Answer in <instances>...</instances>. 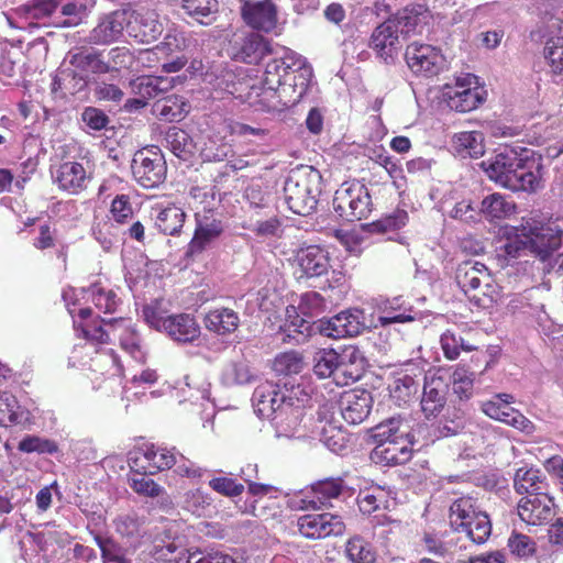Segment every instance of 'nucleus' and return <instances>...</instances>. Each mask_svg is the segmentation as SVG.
Instances as JSON below:
<instances>
[{
	"instance_id": "obj_1",
	"label": "nucleus",
	"mask_w": 563,
	"mask_h": 563,
	"mask_svg": "<svg viewBox=\"0 0 563 563\" xmlns=\"http://www.w3.org/2000/svg\"><path fill=\"white\" fill-rule=\"evenodd\" d=\"M313 77L312 67L301 55L288 49L280 58H273L266 64L264 84L275 88H289L303 97Z\"/></svg>"
},
{
	"instance_id": "obj_2",
	"label": "nucleus",
	"mask_w": 563,
	"mask_h": 563,
	"mask_svg": "<svg viewBox=\"0 0 563 563\" xmlns=\"http://www.w3.org/2000/svg\"><path fill=\"white\" fill-rule=\"evenodd\" d=\"M189 197L191 199L189 206L195 210L196 229L188 243L186 254L196 256L218 240L224 228L223 222L214 216L213 209L209 207L210 202L214 200L213 195H209L203 188L192 187Z\"/></svg>"
},
{
	"instance_id": "obj_3",
	"label": "nucleus",
	"mask_w": 563,
	"mask_h": 563,
	"mask_svg": "<svg viewBox=\"0 0 563 563\" xmlns=\"http://www.w3.org/2000/svg\"><path fill=\"white\" fill-rule=\"evenodd\" d=\"M321 175L311 167L292 170L284 185L285 202L289 210L299 216L310 214L318 205Z\"/></svg>"
},
{
	"instance_id": "obj_4",
	"label": "nucleus",
	"mask_w": 563,
	"mask_h": 563,
	"mask_svg": "<svg viewBox=\"0 0 563 563\" xmlns=\"http://www.w3.org/2000/svg\"><path fill=\"white\" fill-rule=\"evenodd\" d=\"M449 520L454 531L466 533L476 544L485 543L490 537V519L473 496L464 495L453 500L449 508Z\"/></svg>"
},
{
	"instance_id": "obj_5",
	"label": "nucleus",
	"mask_w": 563,
	"mask_h": 563,
	"mask_svg": "<svg viewBox=\"0 0 563 563\" xmlns=\"http://www.w3.org/2000/svg\"><path fill=\"white\" fill-rule=\"evenodd\" d=\"M522 230L526 232L527 240L519 238L509 239L500 249L504 256L517 258L521 252L530 247L541 258H547L563 242V230L559 225L553 229L550 225H539L538 223L531 225L527 222V225L522 224Z\"/></svg>"
},
{
	"instance_id": "obj_6",
	"label": "nucleus",
	"mask_w": 563,
	"mask_h": 563,
	"mask_svg": "<svg viewBox=\"0 0 563 563\" xmlns=\"http://www.w3.org/2000/svg\"><path fill=\"white\" fill-rule=\"evenodd\" d=\"M455 280L465 296L478 308H488L494 302L495 286L485 264L467 260L460 263Z\"/></svg>"
},
{
	"instance_id": "obj_7",
	"label": "nucleus",
	"mask_w": 563,
	"mask_h": 563,
	"mask_svg": "<svg viewBox=\"0 0 563 563\" xmlns=\"http://www.w3.org/2000/svg\"><path fill=\"white\" fill-rule=\"evenodd\" d=\"M333 208L346 221L367 219L373 210L368 188L360 180L344 181L334 192Z\"/></svg>"
},
{
	"instance_id": "obj_8",
	"label": "nucleus",
	"mask_w": 563,
	"mask_h": 563,
	"mask_svg": "<svg viewBox=\"0 0 563 563\" xmlns=\"http://www.w3.org/2000/svg\"><path fill=\"white\" fill-rule=\"evenodd\" d=\"M131 471L139 475H155L176 465L173 450L154 443H142L129 453Z\"/></svg>"
},
{
	"instance_id": "obj_9",
	"label": "nucleus",
	"mask_w": 563,
	"mask_h": 563,
	"mask_svg": "<svg viewBox=\"0 0 563 563\" xmlns=\"http://www.w3.org/2000/svg\"><path fill=\"white\" fill-rule=\"evenodd\" d=\"M476 84V77L467 74L456 78L454 85H445L443 97L448 107L462 113L478 108L485 101V91Z\"/></svg>"
},
{
	"instance_id": "obj_10",
	"label": "nucleus",
	"mask_w": 563,
	"mask_h": 563,
	"mask_svg": "<svg viewBox=\"0 0 563 563\" xmlns=\"http://www.w3.org/2000/svg\"><path fill=\"white\" fill-rule=\"evenodd\" d=\"M242 21L251 30L269 34L278 25V5L274 0H239Z\"/></svg>"
},
{
	"instance_id": "obj_11",
	"label": "nucleus",
	"mask_w": 563,
	"mask_h": 563,
	"mask_svg": "<svg viewBox=\"0 0 563 563\" xmlns=\"http://www.w3.org/2000/svg\"><path fill=\"white\" fill-rule=\"evenodd\" d=\"M166 162L163 155L153 150L137 151L132 161L135 180L144 188H155L166 179Z\"/></svg>"
},
{
	"instance_id": "obj_12",
	"label": "nucleus",
	"mask_w": 563,
	"mask_h": 563,
	"mask_svg": "<svg viewBox=\"0 0 563 563\" xmlns=\"http://www.w3.org/2000/svg\"><path fill=\"white\" fill-rule=\"evenodd\" d=\"M302 99L301 96L294 93L289 88H282L265 85L264 80L261 86H252L246 95V100L253 107L263 111H283L287 108L296 106Z\"/></svg>"
},
{
	"instance_id": "obj_13",
	"label": "nucleus",
	"mask_w": 563,
	"mask_h": 563,
	"mask_svg": "<svg viewBox=\"0 0 563 563\" xmlns=\"http://www.w3.org/2000/svg\"><path fill=\"white\" fill-rule=\"evenodd\" d=\"M366 329L365 314L361 309H347L329 319L318 321L320 334L330 339L357 336Z\"/></svg>"
},
{
	"instance_id": "obj_14",
	"label": "nucleus",
	"mask_w": 563,
	"mask_h": 563,
	"mask_svg": "<svg viewBox=\"0 0 563 563\" xmlns=\"http://www.w3.org/2000/svg\"><path fill=\"white\" fill-rule=\"evenodd\" d=\"M297 529L305 539L321 540L342 536L345 523L340 516L330 512L308 514L298 517Z\"/></svg>"
},
{
	"instance_id": "obj_15",
	"label": "nucleus",
	"mask_w": 563,
	"mask_h": 563,
	"mask_svg": "<svg viewBox=\"0 0 563 563\" xmlns=\"http://www.w3.org/2000/svg\"><path fill=\"white\" fill-rule=\"evenodd\" d=\"M401 32L389 16L379 23L368 38V47L379 60L390 64L402 47Z\"/></svg>"
},
{
	"instance_id": "obj_16",
	"label": "nucleus",
	"mask_w": 563,
	"mask_h": 563,
	"mask_svg": "<svg viewBox=\"0 0 563 563\" xmlns=\"http://www.w3.org/2000/svg\"><path fill=\"white\" fill-rule=\"evenodd\" d=\"M405 59L410 70L423 77L437 76L444 66V56L432 45L411 43L405 52Z\"/></svg>"
},
{
	"instance_id": "obj_17",
	"label": "nucleus",
	"mask_w": 563,
	"mask_h": 563,
	"mask_svg": "<svg viewBox=\"0 0 563 563\" xmlns=\"http://www.w3.org/2000/svg\"><path fill=\"white\" fill-rule=\"evenodd\" d=\"M294 265L298 278H314L328 274L331 264L329 252L320 245H307L296 250Z\"/></svg>"
},
{
	"instance_id": "obj_18",
	"label": "nucleus",
	"mask_w": 563,
	"mask_h": 563,
	"mask_svg": "<svg viewBox=\"0 0 563 563\" xmlns=\"http://www.w3.org/2000/svg\"><path fill=\"white\" fill-rule=\"evenodd\" d=\"M543 165L541 157L521 156V162L509 177L505 188L511 191L537 192L543 186Z\"/></svg>"
},
{
	"instance_id": "obj_19",
	"label": "nucleus",
	"mask_w": 563,
	"mask_h": 563,
	"mask_svg": "<svg viewBox=\"0 0 563 563\" xmlns=\"http://www.w3.org/2000/svg\"><path fill=\"white\" fill-rule=\"evenodd\" d=\"M554 498L548 493H534L521 497L517 505L519 518L529 526L548 523L554 512Z\"/></svg>"
},
{
	"instance_id": "obj_20",
	"label": "nucleus",
	"mask_w": 563,
	"mask_h": 563,
	"mask_svg": "<svg viewBox=\"0 0 563 563\" xmlns=\"http://www.w3.org/2000/svg\"><path fill=\"white\" fill-rule=\"evenodd\" d=\"M118 336L119 344L123 351L130 354L136 362L144 363L146 354L142 349L141 340L135 328L129 318L100 319Z\"/></svg>"
},
{
	"instance_id": "obj_21",
	"label": "nucleus",
	"mask_w": 563,
	"mask_h": 563,
	"mask_svg": "<svg viewBox=\"0 0 563 563\" xmlns=\"http://www.w3.org/2000/svg\"><path fill=\"white\" fill-rule=\"evenodd\" d=\"M273 53L272 43L258 32L245 33L233 44V57L246 64H257Z\"/></svg>"
},
{
	"instance_id": "obj_22",
	"label": "nucleus",
	"mask_w": 563,
	"mask_h": 563,
	"mask_svg": "<svg viewBox=\"0 0 563 563\" xmlns=\"http://www.w3.org/2000/svg\"><path fill=\"white\" fill-rule=\"evenodd\" d=\"M373 397L366 389L344 391L340 398V409L343 419L350 424L363 422L369 415Z\"/></svg>"
},
{
	"instance_id": "obj_23",
	"label": "nucleus",
	"mask_w": 563,
	"mask_h": 563,
	"mask_svg": "<svg viewBox=\"0 0 563 563\" xmlns=\"http://www.w3.org/2000/svg\"><path fill=\"white\" fill-rule=\"evenodd\" d=\"M449 385L437 374L426 376L421 397V410L427 419L438 417L446 405Z\"/></svg>"
},
{
	"instance_id": "obj_24",
	"label": "nucleus",
	"mask_w": 563,
	"mask_h": 563,
	"mask_svg": "<svg viewBox=\"0 0 563 563\" xmlns=\"http://www.w3.org/2000/svg\"><path fill=\"white\" fill-rule=\"evenodd\" d=\"M284 334L283 342L291 344H302L308 341L318 331V321L312 322L301 317L295 306L286 308V318L280 325Z\"/></svg>"
},
{
	"instance_id": "obj_25",
	"label": "nucleus",
	"mask_w": 563,
	"mask_h": 563,
	"mask_svg": "<svg viewBox=\"0 0 563 563\" xmlns=\"http://www.w3.org/2000/svg\"><path fill=\"white\" fill-rule=\"evenodd\" d=\"M163 332L178 343H194L200 338L201 329L195 316L183 312L167 316Z\"/></svg>"
},
{
	"instance_id": "obj_26",
	"label": "nucleus",
	"mask_w": 563,
	"mask_h": 563,
	"mask_svg": "<svg viewBox=\"0 0 563 563\" xmlns=\"http://www.w3.org/2000/svg\"><path fill=\"white\" fill-rule=\"evenodd\" d=\"M343 487L344 481L341 477L320 479L310 486V490H308L301 499V508H322L327 506L331 499L338 498Z\"/></svg>"
},
{
	"instance_id": "obj_27",
	"label": "nucleus",
	"mask_w": 563,
	"mask_h": 563,
	"mask_svg": "<svg viewBox=\"0 0 563 563\" xmlns=\"http://www.w3.org/2000/svg\"><path fill=\"white\" fill-rule=\"evenodd\" d=\"M412 441L409 438L387 441L376 444L372 452V460L386 466L401 465L408 462L412 455Z\"/></svg>"
},
{
	"instance_id": "obj_28",
	"label": "nucleus",
	"mask_w": 563,
	"mask_h": 563,
	"mask_svg": "<svg viewBox=\"0 0 563 563\" xmlns=\"http://www.w3.org/2000/svg\"><path fill=\"white\" fill-rule=\"evenodd\" d=\"M520 162L521 155H518L514 150H509L483 161L481 166L492 180L505 188Z\"/></svg>"
},
{
	"instance_id": "obj_29",
	"label": "nucleus",
	"mask_w": 563,
	"mask_h": 563,
	"mask_svg": "<svg viewBox=\"0 0 563 563\" xmlns=\"http://www.w3.org/2000/svg\"><path fill=\"white\" fill-rule=\"evenodd\" d=\"M54 183L63 191L77 195L86 189L87 172L78 162H64L54 173Z\"/></svg>"
},
{
	"instance_id": "obj_30",
	"label": "nucleus",
	"mask_w": 563,
	"mask_h": 563,
	"mask_svg": "<svg viewBox=\"0 0 563 563\" xmlns=\"http://www.w3.org/2000/svg\"><path fill=\"white\" fill-rule=\"evenodd\" d=\"M389 18L395 21L398 29L401 26L399 31L402 35H409L421 32L423 25L428 23L430 11L424 4L410 3Z\"/></svg>"
},
{
	"instance_id": "obj_31",
	"label": "nucleus",
	"mask_w": 563,
	"mask_h": 563,
	"mask_svg": "<svg viewBox=\"0 0 563 563\" xmlns=\"http://www.w3.org/2000/svg\"><path fill=\"white\" fill-rule=\"evenodd\" d=\"M125 13L119 10L110 12L100 19L91 30L89 41L93 44H109L117 41L123 32Z\"/></svg>"
},
{
	"instance_id": "obj_32",
	"label": "nucleus",
	"mask_w": 563,
	"mask_h": 563,
	"mask_svg": "<svg viewBox=\"0 0 563 563\" xmlns=\"http://www.w3.org/2000/svg\"><path fill=\"white\" fill-rule=\"evenodd\" d=\"M378 323L387 327L393 323H406L416 319V311L412 306L406 302L401 297H394L384 300L378 306Z\"/></svg>"
},
{
	"instance_id": "obj_33",
	"label": "nucleus",
	"mask_w": 563,
	"mask_h": 563,
	"mask_svg": "<svg viewBox=\"0 0 563 563\" xmlns=\"http://www.w3.org/2000/svg\"><path fill=\"white\" fill-rule=\"evenodd\" d=\"M208 331L218 335H229L234 333L240 325V317L236 311L228 307H218L210 309L203 319Z\"/></svg>"
},
{
	"instance_id": "obj_34",
	"label": "nucleus",
	"mask_w": 563,
	"mask_h": 563,
	"mask_svg": "<svg viewBox=\"0 0 563 563\" xmlns=\"http://www.w3.org/2000/svg\"><path fill=\"white\" fill-rule=\"evenodd\" d=\"M460 538H443L435 531H424L421 537V547L424 551L445 563L452 562L456 555Z\"/></svg>"
},
{
	"instance_id": "obj_35",
	"label": "nucleus",
	"mask_w": 563,
	"mask_h": 563,
	"mask_svg": "<svg viewBox=\"0 0 563 563\" xmlns=\"http://www.w3.org/2000/svg\"><path fill=\"white\" fill-rule=\"evenodd\" d=\"M174 87V78L164 76H139L130 81L131 93L144 98L147 102Z\"/></svg>"
},
{
	"instance_id": "obj_36",
	"label": "nucleus",
	"mask_w": 563,
	"mask_h": 563,
	"mask_svg": "<svg viewBox=\"0 0 563 563\" xmlns=\"http://www.w3.org/2000/svg\"><path fill=\"white\" fill-rule=\"evenodd\" d=\"M33 246L41 252L55 249L56 260L60 263L63 268L67 267L69 246L58 241L57 230L48 223L38 227V234L33 240Z\"/></svg>"
},
{
	"instance_id": "obj_37",
	"label": "nucleus",
	"mask_w": 563,
	"mask_h": 563,
	"mask_svg": "<svg viewBox=\"0 0 563 563\" xmlns=\"http://www.w3.org/2000/svg\"><path fill=\"white\" fill-rule=\"evenodd\" d=\"M516 210L515 201L499 192L486 196L481 202V212L489 221L509 218Z\"/></svg>"
},
{
	"instance_id": "obj_38",
	"label": "nucleus",
	"mask_w": 563,
	"mask_h": 563,
	"mask_svg": "<svg viewBox=\"0 0 563 563\" xmlns=\"http://www.w3.org/2000/svg\"><path fill=\"white\" fill-rule=\"evenodd\" d=\"M129 33L140 43H152L163 32V25L153 15L139 14L129 22Z\"/></svg>"
},
{
	"instance_id": "obj_39",
	"label": "nucleus",
	"mask_w": 563,
	"mask_h": 563,
	"mask_svg": "<svg viewBox=\"0 0 563 563\" xmlns=\"http://www.w3.org/2000/svg\"><path fill=\"white\" fill-rule=\"evenodd\" d=\"M514 486L518 494H525L526 496L534 493H544L547 482L540 470L520 467L515 474Z\"/></svg>"
},
{
	"instance_id": "obj_40",
	"label": "nucleus",
	"mask_w": 563,
	"mask_h": 563,
	"mask_svg": "<svg viewBox=\"0 0 563 563\" xmlns=\"http://www.w3.org/2000/svg\"><path fill=\"white\" fill-rule=\"evenodd\" d=\"M186 220L185 211L170 203L161 209L155 218V227L165 235H179Z\"/></svg>"
},
{
	"instance_id": "obj_41",
	"label": "nucleus",
	"mask_w": 563,
	"mask_h": 563,
	"mask_svg": "<svg viewBox=\"0 0 563 563\" xmlns=\"http://www.w3.org/2000/svg\"><path fill=\"white\" fill-rule=\"evenodd\" d=\"M153 112L162 121L178 122L188 113V104L181 97L172 95L157 100Z\"/></svg>"
},
{
	"instance_id": "obj_42",
	"label": "nucleus",
	"mask_w": 563,
	"mask_h": 563,
	"mask_svg": "<svg viewBox=\"0 0 563 563\" xmlns=\"http://www.w3.org/2000/svg\"><path fill=\"white\" fill-rule=\"evenodd\" d=\"M166 147L178 158L188 161L195 152L191 136L183 129L172 126L165 135Z\"/></svg>"
},
{
	"instance_id": "obj_43",
	"label": "nucleus",
	"mask_w": 563,
	"mask_h": 563,
	"mask_svg": "<svg viewBox=\"0 0 563 563\" xmlns=\"http://www.w3.org/2000/svg\"><path fill=\"white\" fill-rule=\"evenodd\" d=\"M69 64L81 73L107 74L111 66L96 51H80L70 56Z\"/></svg>"
},
{
	"instance_id": "obj_44",
	"label": "nucleus",
	"mask_w": 563,
	"mask_h": 563,
	"mask_svg": "<svg viewBox=\"0 0 563 563\" xmlns=\"http://www.w3.org/2000/svg\"><path fill=\"white\" fill-rule=\"evenodd\" d=\"M452 143L454 150L462 156L478 157L484 154V137L479 131L455 133Z\"/></svg>"
},
{
	"instance_id": "obj_45",
	"label": "nucleus",
	"mask_w": 563,
	"mask_h": 563,
	"mask_svg": "<svg viewBox=\"0 0 563 563\" xmlns=\"http://www.w3.org/2000/svg\"><path fill=\"white\" fill-rule=\"evenodd\" d=\"M419 389V384L408 374L396 377L390 386V398L398 407L410 404Z\"/></svg>"
},
{
	"instance_id": "obj_46",
	"label": "nucleus",
	"mask_w": 563,
	"mask_h": 563,
	"mask_svg": "<svg viewBox=\"0 0 563 563\" xmlns=\"http://www.w3.org/2000/svg\"><path fill=\"white\" fill-rule=\"evenodd\" d=\"M345 554L353 563H375L376 561V551L373 545L361 536H353L346 541Z\"/></svg>"
},
{
	"instance_id": "obj_47",
	"label": "nucleus",
	"mask_w": 563,
	"mask_h": 563,
	"mask_svg": "<svg viewBox=\"0 0 563 563\" xmlns=\"http://www.w3.org/2000/svg\"><path fill=\"white\" fill-rule=\"evenodd\" d=\"M93 540L100 550L102 563H125L126 550L112 537L95 534Z\"/></svg>"
},
{
	"instance_id": "obj_48",
	"label": "nucleus",
	"mask_w": 563,
	"mask_h": 563,
	"mask_svg": "<svg viewBox=\"0 0 563 563\" xmlns=\"http://www.w3.org/2000/svg\"><path fill=\"white\" fill-rule=\"evenodd\" d=\"M89 292L95 307L103 313H113L120 303L118 295L112 289H106L100 282L90 285Z\"/></svg>"
},
{
	"instance_id": "obj_49",
	"label": "nucleus",
	"mask_w": 563,
	"mask_h": 563,
	"mask_svg": "<svg viewBox=\"0 0 563 563\" xmlns=\"http://www.w3.org/2000/svg\"><path fill=\"white\" fill-rule=\"evenodd\" d=\"M23 411L16 397L9 391L0 390V427H9L21 422Z\"/></svg>"
},
{
	"instance_id": "obj_50",
	"label": "nucleus",
	"mask_w": 563,
	"mask_h": 563,
	"mask_svg": "<svg viewBox=\"0 0 563 563\" xmlns=\"http://www.w3.org/2000/svg\"><path fill=\"white\" fill-rule=\"evenodd\" d=\"M356 503L362 514L372 515L380 509H386L388 499L384 489L374 488L361 490L357 495Z\"/></svg>"
},
{
	"instance_id": "obj_51",
	"label": "nucleus",
	"mask_w": 563,
	"mask_h": 563,
	"mask_svg": "<svg viewBox=\"0 0 563 563\" xmlns=\"http://www.w3.org/2000/svg\"><path fill=\"white\" fill-rule=\"evenodd\" d=\"M320 441L332 452L342 454L349 444L346 432L331 422H325L320 431Z\"/></svg>"
},
{
	"instance_id": "obj_52",
	"label": "nucleus",
	"mask_w": 563,
	"mask_h": 563,
	"mask_svg": "<svg viewBox=\"0 0 563 563\" xmlns=\"http://www.w3.org/2000/svg\"><path fill=\"white\" fill-rule=\"evenodd\" d=\"M507 548L512 556L528 560L537 553V542L529 536L514 530L507 541Z\"/></svg>"
},
{
	"instance_id": "obj_53",
	"label": "nucleus",
	"mask_w": 563,
	"mask_h": 563,
	"mask_svg": "<svg viewBox=\"0 0 563 563\" xmlns=\"http://www.w3.org/2000/svg\"><path fill=\"white\" fill-rule=\"evenodd\" d=\"M313 361V372L320 378L330 377L341 365L340 355L333 349L318 351Z\"/></svg>"
},
{
	"instance_id": "obj_54",
	"label": "nucleus",
	"mask_w": 563,
	"mask_h": 563,
	"mask_svg": "<svg viewBox=\"0 0 563 563\" xmlns=\"http://www.w3.org/2000/svg\"><path fill=\"white\" fill-rule=\"evenodd\" d=\"M284 395H280L273 386H260L254 391V399L257 401L258 412L277 411L284 401Z\"/></svg>"
},
{
	"instance_id": "obj_55",
	"label": "nucleus",
	"mask_w": 563,
	"mask_h": 563,
	"mask_svg": "<svg viewBox=\"0 0 563 563\" xmlns=\"http://www.w3.org/2000/svg\"><path fill=\"white\" fill-rule=\"evenodd\" d=\"M452 388L460 400H468L473 396L474 374L463 366H457L452 374Z\"/></svg>"
},
{
	"instance_id": "obj_56",
	"label": "nucleus",
	"mask_w": 563,
	"mask_h": 563,
	"mask_svg": "<svg viewBox=\"0 0 563 563\" xmlns=\"http://www.w3.org/2000/svg\"><path fill=\"white\" fill-rule=\"evenodd\" d=\"M303 357L299 352L289 351L278 354L273 363L274 371L279 375H292L301 372Z\"/></svg>"
},
{
	"instance_id": "obj_57",
	"label": "nucleus",
	"mask_w": 563,
	"mask_h": 563,
	"mask_svg": "<svg viewBox=\"0 0 563 563\" xmlns=\"http://www.w3.org/2000/svg\"><path fill=\"white\" fill-rule=\"evenodd\" d=\"M440 343L445 358L450 361L456 360L461 351L471 352L476 349L474 345L465 343L461 336L456 335L451 330H446L441 335Z\"/></svg>"
},
{
	"instance_id": "obj_58",
	"label": "nucleus",
	"mask_w": 563,
	"mask_h": 563,
	"mask_svg": "<svg viewBox=\"0 0 563 563\" xmlns=\"http://www.w3.org/2000/svg\"><path fill=\"white\" fill-rule=\"evenodd\" d=\"M402 420L399 418H390L374 428L373 439L376 444L387 441L399 440V438H409V435L400 430Z\"/></svg>"
},
{
	"instance_id": "obj_59",
	"label": "nucleus",
	"mask_w": 563,
	"mask_h": 563,
	"mask_svg": "<svg viewBox=\"0 0 563 563\" xmlns=\"http://www.w3.org/2000/svg\"><path fill=\"white\" fill-rule=\"evenodd\" d=\"M109 212L115 223L120 225L126 224L134 214L130 195H117L110 203Z\"/></svg>"
},
{
	"instance_id": "obj_60",
	"label": "nucleus",
	"mask_w": 563,
	"mask_h": 563,
	"mask_svg": "<svg viewBox=\"0 0 563 563\" xmlns=\"http://www.w3.org/2000/svg\"><path fill=\"white\" fill-rule=\"evenodd\" d=\"M74 328L79 332V336L92 345L107 344L110 342L109 332L97 321L88 323L74 322Z\"/></svg>"
},
{
	"instance_id": "obj_61",
	"label": "nucleus",
	"mask_w": 563,
	"mask_h": 563,
	"mask_svg": "<svg viewBox=\"0 0 563 563\" xmlns=\"http://www.w3.org/2000/svg\"><path fill=\"white\" fill-rule=\"evenodd\" d=\"M58 5L57 0H32L24 4L21 10L30 19L42 20L52 16Z\"/></svg>"
},
{
	"instance_id": "obj_62",
	"label": "nucleus",
	"mask_w": 563,
	"mask_h": 563,
	"mask_svg": "<svg viewBox=\"0 0 563 563\" xmlns=\"http://www.w3.org/2000/svg\"><path fill=\"white\" fill-rule=\"evenodd\" d=\"M327 308L324 298L317 291H307L301 295L297 311L303 316L314 317L322 313Z\"/></svg>"
},
{
	"instance_id": "obj_63",
	"label": "nucleus",
	"mask_w": 563,
	"mask_h": 563,
	"mask_svg": "<svg viewBox=\"0 0 563 563\" xmlns=\"http://www.w3.org/2000/svg\"><path fill=\"white\" fill-rule=\"evenodd\" d=\"M544 56L549 60L552 71L563 76V37L549 40L544 47Z\"/></svg>"
},
{
	"instance_id": "obj_64",
	"label": "nucleus",
	"mask_w": 563,
	"mask_h": 563,
	"mask_svg": "<svg viewBox=\"0 0 563 563\" xmlns=\"http://www.w3.org/2000/svg\"><path fill=\"white\" fill-rule=\"evenodd\" d=\"M130 486L136 494L151 498L158 497L165 492L161 485L146 475H134L130 478Z\"/></svg>"
}]
</instances>
